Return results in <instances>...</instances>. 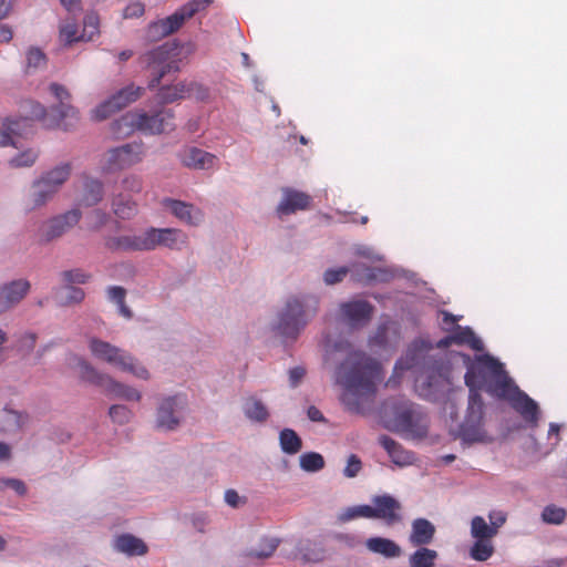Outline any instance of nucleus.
<instances>
[{
  "label": "nucleus",
  "mask_w": 567,
  "mask_h": 567,
  "mask_svg": "<svg viewBox=\"0 0 567 567\" xmlns=\"http://www.w3.org/2000/svg\"><path fill=\"white\" fill-rule=\"evenodd\" d=\"M409 370L414 374L415 393L423 400L444 401L452 390L451 362L430 341L414 340L396 360L394 375Z\"/></svg>",
  "instance_id": "f257e3e1"
},
{
  "label": "nucleus",
  "mask_w": 567,
  "mask_h": 567,
  "mask_svg": "<svg viewBox=\"0 0 567 567\" xmlns=\"http://www.w3.org/2000/svg\"><path fill=\"white\" fill-rule=\"evenodd\" d=\"M332 351L346 353V358L336 367V384L343 390L340 399L351 412H360L362 402L375 395L378 384L383 379L381 363L362 350L353 349L348 340H338Z\"/></svg>",
  "instance_id": "f03ea898"
},
{
  "label": "nucleus",
  "mask_w": 567,
  "mask_h": 567,
  "mask_svg": "<svg viewBox=\"0 0 567 567\" xmlns=\"http://www.w3.org/2000/svg\"><path fill=\"white\" fill-rule=\"evenodd\" d=\"M321 298L312 292L289 296L269 323L270 331L288 346L295 343L320 310Z\"/></svg>",
  "instance_id": "7ed1b4c3"
},
{
  "label": "nucleus",
  "mask_w": 567,
  "mask_h": 567,
  "mask_svg": "<svg viewBox=\"0 0 567 567\" xmlns=\"http://www.w3.org/2000/svg\"><path fill=\"white\" fill-rule=\"evenodd\" d=\"M466 365L464 375L468 390L481 392L485 390L495 398L506 395L507 388L514 382L507 374L502 362L488 353L475 355L461 353Z\"/></svg>",
  "instance_id": "20e7f679"
},
{
  "label": "nucleus",
  "mask_w": 567,
  "mask_h": 567,
  "mask_svg": "<svg viewBox=\"0 0 567 567\" xmlns=\"http://www.w3.org/2000/svg\"><path fill=\"white\" fill-rule=\"evenodd\" d=\"M384 426L406 437L424 439L427 435L430 419L423 409L410 401L394 400L383 409Z\"/></svg>",
  "instance_id": "39448f33"
},
{
  "label": "nucleus",
  "mask_w": 567,
  "mask_h": 567,
  "mask_svg": "<svg viewBox=\"0 0 567 567\" xmlns=\"http://www.w3.org/2000/svg\"><path fill=\"white\" fill-rule=\"evenodd\" d=\"M73 368L78 371L81 381L100 388L107 396L125 401L138 402L142 394L135 388L116 381L107 373L99 371L86 359L74 355Z\"/></svg>",
  "instance_id": "423d86ee"
},
{
  "label": "nucleus",
  "mask_w": 567,
  "mask_h": 567,
  "mask_svg": "<svg viewBox=\"0 0 567 567\" xmlns=\"http://www.w3.org/2000/svg\"><path fill=\"white\" fill-rule=\"evenodd\" d=\"M178 54L177 42L167 41L140 56V64L150 76V89L156 87L165 75L179 71V61L173 59Z\"/></svg>",
  "instance_id": "0eeeda50"
},
{
  "label": "nucleus",
  "mask_w": 567,
  "mask_h": 567,
  "mask_svg": "<svg viewBox=\"0 0 567 567\" xmlns=\"http://www.w3.org/2000/svg\"><path fill=\"white\" fill-rule=\"evenodd\" d=\"M89 349L92 355L100 361L106 362L123 372L131 373L137 379H150L148 370L124 349L96 337L90 338Z\"/></svg>",
  "instance_id": "6e6552de"
},
{
  "label": "nucleus",
  "mask_w": 567,
  "mask_h": 567,
  "mask_svg": "<svg viewBox=\"0 0 567 567\" xmlns=\"http://www.w3.org/2000/svg\"><path fill=\"white\" fill-rule=\"evenodd\" d=\"M173 118V111L162 107L154 112H140L122 116L115 121V125L118 127L126 126L128 131L136 127L146 134L155 135L172 131L175 126Z\"/></svg>",
  "instance_id": "1a4fd4ad"
},
{
  "label": "nucleus",
  "mask_w": 567,
  "mask_h": 567,
  "mask_svg": "<svg viewBox=\"0 0 567 567\" xmlns=\"http://www.w3.org/2000/svg\"><path fill=\"white\" fill-rule=\"evenodd\" d=\"M468 402L464 421L458 426L457 436L466 444L483 442L484 402L480 392L468 390Z\"/></svg>",
  "instance_id": "9d476101"
},
{
  "label": "nucleus",
  "mask_w": 567,
  "mask_h": 567,
  "mask_svg": "<svg viewBox=\"0 0 567 567\" xmlns=\"http://www.w3.org/2000/svg\"><path fill=\"white\" fill-rule=\"evenodd\" d=\"M186 406L187 398L183 393L161 398L156 408L155 427L163 432L177 430Z\"/></svg>",
  "instance_id": "9b49d317"
},
{
  "label": "nucleus",
  "mask_w": 567,
  "mask_h": 567,
  "mask_svg": "<svg viewBox=\"0 0 567 567\" xmlns=\"http://www.w3.org/2000/svg\"><path fill=\"white\" fill-rule=\"evenodd\" d=\"M374 309V306L368 300L353 298L339 303L336 320L350 330H360L369 324Z\"/></svg>",
  "instance_id": "f8f14e48"
},
{
  "label": "nucleus",
  "mask_w": 567,
  "mask_h": 567,
  "mask_svg": "<svg viewBox=\"0 0 567 567\" xmlns=\"http://www.w3.org/2000/svg\"><path fill=\"white\" fill-rule=\"evenodd\" d=\"M50 92L59 101V104L52 106V116L49 118L48 124L51 127L63 128L64 131L71 130L79 121V112L72 104L66 102L71 97L70 92L64 85L59 83H51Z\"/></svg>",
  "instance_id": "ddd939ff"
},
{
  "label": "nucleus",
  "mask_w": 567,
  "mask_h": 567,
  "mask_svg": "<svg viewBox=\"0 0 567 567\" xmlns=\"http://www.w3.org/2000/svg\"><path fill=\"white\" fill-rule=\"evenodd\" d=\"M27 105L30 109L28 116L21 118H8L3 123V132L0 133V147L16 145L13 136L21 134V130L29 125L30 118L42 121L45 127L52 128L48 124L49 118L52 116V106L47 110L42 104L34 101H29Z\"/></svg>",
  "instance_id": "4468645a"
},
{
  "label": "nucleus",
  "mask_w": 567,
  "mask_h": 567,
  "mask_svg": "<svg viewBox=\"0 0 567 567\" xmlns=\"http://www.w3.org/2000/svg\"><path fill=\"white\" fill-rule=\"evenodd\" d=\"M143 91L144 89L142 86H137L134 83L120 89L92 111V117L96 121L107 118L112 113L135 102L142 95Z\"/></svg>",
  "instance_id": "2eb2a0df"
},
{
  "label": "nucleus",
  "mask_w": 567,
  "mask_h": 567,
  "mask_svg": "<svg viewBox=\"0 0 567 567\" xmlns=\"http://www.w3.org/2000/svg\"><path fill=\"white\" fill-rule=\"evenodd\" d=\"M402 509L401 502L391 494L384 493L371 497V519L382 520L388 527L402 523Z\"/></svg>",
  "instance_id": "dca6fc26"
},
{
  "label": "nucleus",
  "mask_w": 567,
  "mask_h": 567,
  "mask_svg": "<svg viewBox=\"0 0 567 567\" xmlns=\"http://www.w3.org/2000/svg\"><path fill=\"white\" fill-rule=\"evenodd\" d=\"M82 217L80 209L74 208L64 214L54 216L42 224L39 230V240L48 244L60 238L69 229L75 226Z\"/></svg>",
  "instance_id": "f3484780"
},
{
  "label": "nucleus",
  "mask_w": 567,
  "mask_h": 567,
  "mask_svg": "<svg viewBox=\"0 0 567 567\" xmlns=\"http://www.w3.org/2000/svg\"><path fill=\"white\" fill-rule=\"evenodd\" d=\"M498 399H505L511 406L522 415V417L535 426L539 420L538 403L527 393L522 391L514 382L507 388L506 395Z\"/></svg>",
  "instance_id": "a211bd4d"
},
{
  "label": "nucleus",
  "mask_w": 567,
  "mask_h": 567,
  "mask_svg": "<svg viewBox=\"0 0 567 567\" xmlns=\"http://www.w3.org/2000/svg\"><path fill=\"white\" fill-rule=\"evenodd\" d=\"M147 231V250L152 251L158 247L171 250H182L187 244V235L177 228L150 227Z\"/></svg>",
  "instance_id": "6ab92c4d"
},
{
  "label": "nucleus",
  "mask_w": 567,
  "mask_h": 567,
  "mask_svg": "<svg viewBox=\"0 0 567 567\" xmlns=\"http://www.w3.org/2000/svg\"><path fill=\"white\" fill-rule=\"evenodd\" d=\"M143 150L138 143H126L111 148L106 154V167L109 171H120L142 161Z\"/></svg>",
  "instance_id": "aec40b11"
},
{
  "label": "nucleus",
  "mask_w": 567,
  "mask_h": 567,
  "mask_svg": "<svg viewBox=\"0 0 567 567\" xmlns=\"http://www.w3.org/2000/svg\"><path fill=\"white\" fill-rule=\"evenodd\" d=\"M31 282L18 278L0 284V315L16 308L30 292Z\"/></svg>",
  "instance_id": "412c9836"
},
{
  "label": "nucleus",
  "mask_w": 567,
  "mask_h": 567,
  "mask_svg": "<svg viewBox=\"0 0 567 567\" xmlns=\"http://www.w3.org/2000/svg\"><path fill=\"white\" fill-rule=\"evenodd\" d=\"M177 157L181 163L195 171H208L216 167L218 157L196 146H185L178 151Z\"/></svg>",
  "instance_id": "4be33fe9"
},
{
  "label": "nucleus",
  "mask_w": 567,
  "mask_h": 567,
  "mask_svg": "<svg viewBox=\"0 0 567 567\" xmlns=\"http://www.w3.org/2000/svg\"><path fill=\"white\" fill-rule=\"evenodd\" d=\"M281 194V200L276 208V214L279 218L292 215L299 210H306L312 202L310 195L295 188L284 187Z\"/></svg>",
  "instance_id": "5701e85b"
},
{
  "label": "nucleus",
  "mask_w": 567,
  "mask_h": 567,
  "mask_svg": "<svg viewBox=\"0 0 567 567\" xmlns=\"http://www.w3.org/2000/svg\"><path fill=\"white\" fill-rule=\"evenodd\" d=\"M162 206L165 210L186 225L197 226L203 221L202 210L193 204L166 197L162 200Z\"/></svg>",
  "instance_id": "b1692460"
},
{
  "label": "nucleus",
  "mask_w": 567,
  "mask_h": 567,
  "mask_svg": "<svg viewBox=\"0 0 567 567\" xmlns=\"http://www.w3.org/2000/svg\"><path fill=\"white\" fill-rule=\"evenodd\" d=\"M146 229L138 235L110 236L105 239V247L111 251H148Z\"/></svg>",
  "instance_id": "393cba45"
},
{
  "label": "nucleus",
  "mask_w": 567,
  "mask_h": 567,
  "mask_svg": "<svg viewBox=\"0 0 567 567\" xmlns=\"http://www.w3.org/2000/svg\"><path fill=\"white\" fill-rule=\"evenodd\" d=\"M353 270L355 271L358 280H362L367 284L374 281L389 282L391 279L399 276L400 271L404 272L394 267H370L361 262H354Z\"/></svg>",
  "instance_id": "a878e982"
},
{
  "label": "nucleus",
  "mask_w": 567,
  "mask_h": 567,
  "mask_svg": "<svg viewBox=\"0 0 567 567\" xmlns=\"http://www.w3.org/2000/svg\"><path fill=\"white\" fill-rule=\"evenodd\" d=\"M378 441L379 444L386 451L394 465L399 467H406L415 463L416 457L414 452L404 449L400 443H398L389 435H380Z\"/></svg>",
  "instance_id": "bb28decb"
},
{
  "label": "nucleus",
  "mask_w": 567,
  "mask_h": 567,
  "mask_svg": "<svg viewBox=\"0 0 567 567\" xmlns=\"http://www.w3.org/2000/svg\"><path fill=\"white\" fill-rule=\"evenodd\" d=\"M436 528L432 522L426 518L417 517L411 523L409 543L412 546L429 545L433 542Z\"/></svg>",
  "instance_id": "cd10ccee"
},
{
  "label": "nucleus",
  "mask_w": 567,
  "mask_h": 567,
  "mask_svg": "<svg viewBox=\"0 0 567 567\" xmlns=\"http://www.w3.org/2000/svg\"><path fill=\"white\" fill-rule=\"evenodd\" d=\"M364 544L370 553L381 555L388 559L398 558L402 555L401 546L390 538L373 536L368 538Z\"/></svg>",
  "instance_id": "c85d7f7f"
},
{
  "label": "nucleus",
  "mask_w": 567,
  "mask_h": 567,
  "mask_svg": "<svg viewBox=\"0 0 567 567\" xmlns=\"http://www.w3.org/2000/svg\"><path fill=\"white\" fill-rule=\"evenodd\" d=\"M195 87H199L195 82L164 85L158 90L156 99L161 104L174 103L190 95Z\"/></svg>",
  "instance_id": "c756f323"
},
{
  "label": "nucleus",
  "mask_w": 567,
  "mask_h": 567,
  "mask_svg": "<svg viewBox=\"0 0 567 567\" xmlns=\"http://www.w3.org/2000/svg\"><path fill=\"white\" fill-rule=\"evenodd\" d=\"M114 549L118 553L125 554L126 556H143L147 553V545L143 539L132 535L122 534L114 540Z\"/></svg>",
  "instance_id": "7c9ffc66"
},
{
  "label": "nucleus",
  "mask_w": 567,
  "mask_h": 567,
  "mask_svg": "<svg viewBox=\"0 0 567 567\" xmlns=\"http://www.w3.org/2000/svg\"><path fill=\"white\" fill-rule=\"evenodd\" d=\"M104 196L103 183L90 176H85L83 181V192L80 203L84 207H92L97 205Z\"/></svg>",
  "instance_id": "2f4dec72"
},
{
  "label": "nucleus",
  "mask_w": 567,
  "mask_h": 567,
  "mask_svg": "<svg viewBox=\"0 0 567 567\" xmlns=\"http://www.w3.org/2000/svg\"><path fill=\"white\" fill-rule=\"evenodd\" d=\"M243 412L250 422L259 424L265 423L270 416L267 405L256 396L245 399Z\"/></svg>",
  "instance_id": "473e14b6"
},
{
  "label": "nucleus",
  "mask_w": 567,
  "mask_h": 567,
  "mask_svg": "<svg viewBox=\"0 0 567 567\" xmlns=\"http://www.w3.org/2000/svg\"><path fill=\"white\" fill-rule=\"evenodd\" d=\"M28 420L27 413L4 408L0 411V432L14 433L21 430Z\"/></svg>",
  "instance_id": "72a5a7b5"
},
{
  "label": "nucleus",
  "mask_w": 567,
  "mask_h": 567,
  "mask_svg": "<svg viewBox=\"0 0 567 567\" xmlns=\"http://www.w3.org/2000/svg\"><path fill=\"white\" fill-rule=\"evenodd\" d=\"M296 550L303 563H320L326 557L324 547L310 539L299 542Z\"/></svg>",
  "instance_id": "f704fd0d"
},
{
  "label": "nucleus",
  "mask_w": 567,
  "mask_h": 567,
  "mask_svg": "<svg viewBox=\"0 0 567 567\" xmlns=\"http://www.w3.org/2000/svg\"><path fill=\"white\" fill-rule=\"evenodd\" d=\"M58 193L54 188L45 184L40 178L35 179L31 186L30 203L31 209L44 206Z\"/></svg>",
  "instance_id": "c9c22d12"
},
{
  "label": "nucleus",
  "mask_w": 567,
  "mask_h": 567,
  "mask_svg": "<svg viewBox=\"0 0 567 567\" xmlns=\"http://www.w3.org/2000/svg\"><path fill=\"white\" fill-rule=\"evenodd\" d=\"M451 338L454 340L455 344H466L472 350L477 352L484 350L483 341L474 333L470 327L456 326L455 330L451 333Z\"/></svg>",
  "instance_id": "e433bc0d"
},
{
  "label": "nucleus",
  "mask_w": 567,
  "mask_h": 567,
  "mask_svg": "<svg viewBox=\"0 0 567 567\" xmlns=\"http://www.w3.org/2000/svg\"><path fill=\"white\" fill-rule=\"evenodd\" d=\"M70 175L71 165L69 163H61L52 169L44 172L39 178L55 190H59L60 187L68 181Z\"/></svg>",
  "instance_id": "4c0bfd02"
},
{
  "label": "nucleus",
  "mask_w": 567,
  "mask_h": 567,
  "mask_svg": "<svg viewBox=\"0 0 567 567\" xmlns=\"http://www.w3.org/2000/svg\"><path fill=\"white\" fill-rule=\"evenodd\" d=\"M416 549L409 556L410 567H434L439 558V553L434 549L423 546H415Z\"/></svg>",
  "instance_id": "58836bf2"
},
{
  "label": "nucleus",
  "mask_w": 567,
  "mask_h": 567,
  "mask_svg": "<svg viewBox=\"0 0 567 567\" xmlns=\"http://www.w3.org/2000/svg\"><path fill=\"white\" fill-rule=\"evenodd\" d=\"M279 445L281 451L288 455H295L302 449V440L292 429H284L279 433Z\"/></svg>",
  "instance_id": "ea45409f"
},
{
  "label": "nucleus",
  "mask_w": 567,
  "mask_h": 567,
  "mask_svg": "<svg viewBox=\"0 0 567 567\" xmlns=\"http://www.w3.org/2000/svg\"><path fill=\"white\" fill-rule=\"evenodd\" d=\"M106 295L109 301L115 303L117 306L118 313L125 319L133 318V311L126 306L125 297L126 289L121 286H110L106 289Z\"/></svg>",
  "instance_id": "a19ab883"
},
{
  "label": "nucleus",
  "mask_w": 567,
  "mask_h": 567,
  "mask_svg": "<svg viewBox=\"0 0 567 567\" xmlns=\"http://www.w3.org/2000/svg\"><path fill=\"white\" fill-rule=\"evenodd\" d=\"M113 213L121 219H131L137 213L136 203L120 194L112 200Z\"/></svg>",
  "instance_id": "79ce46f5"
},
{
  "label": "nucleus",
  "mask_w": 567,
  "mask_h": 567,
  "mask_svg": "<svg viewBox=\"0 0 567 567\" xmlns=\"http://www.w3.org/2000/svg\"><path fill=\"white\" fill-rule=\"evenodd\" d=\"M280 540L276 537H262L257 548H252L247 553V556L258 559L270 557L278 548Z\"/></svg>",
  "instance_id": "37998d69"
},
{
  "label": "nucleus",
  "mask_w": 567,
  "mask_h": 567,
  "mask_svg": "<svg viewBox=\"0 0 567 567\" xmlns=\"http://www.w3.org/2000/svg\"><path fill=\"white\" fill-rule=\"evenodd\" d=\"M471 536L474 539H492L496 530L482 516H474L471 520Z\"/></svg>",
  "instance_id": "c03bdc74"
},
{
  "label": "nucleus",
  "mask_w": 567,
  "mask_h": 567,
  "mask_svg": "<svg viewBox=\"0 0 567 567\" xmlns=\"http://www.w3.org/2000/svg\"><path fill=\"white\" fill-rule=\"evenodd\" d=\"M492 539H475L470 549V557L476 561H486L494 554Z\"/></svg>",
  "instance_id": "a18cd8bd"
},
{
  "label": "nucleus",
  "mask_w": 567,
  "mask_h": 567,
  "mask_svg": "<svg viewBox=\"0 0 567 567\" xmlns=\"http://www.w3.org/2000/svg\"><path fill=\"white\" fill-rule=\"evenodd\" d=\"M299 465L307 473H317L324 467V458L320 453L306 452L300 455Z\"/></svg>",
  "instance_id": "49530a36"
},
{
  "label": "nucleus",
  "mask_w": 567,
  "mask_h": 567,
  "mask_svg": "<svg viewBox=\"0 0 567 567\" xmlns=\"http://www.w3.org/2000/svg\"><path fill=\"white\" fill-rule=\"evenodd\" d=\"M357 518L371 519L370 505L362 504L344 508L338 514V520L340 523H348Z\"/></svg>",
  "instance_id": "de8ad7c7"
},
{
  "label": "nucleus",
  "mask_w": 567,
  "mask_h": 567,
  "mask_svg": "<svg viewBox=\"0 0 567 567\" xmlns=\"http://www.w3.org/2000/svg\"><path fill=\"white\" fill-rule=\"evenodd\" d=\"M60 40L64 45H71L79 41H85V30L79 34L78 25L74 22H68L60 28Z\"/></svg>",
  "instance_id": "09e8293b"
},
{
  "label": "nucleus",
  "mask_w": 567,
  "mask_h": 567,
  "mask_svg": "<svg viewBox=\"0 0 567 567\" xmlns=\"http://www.w3.org/2000/svg\"><path fill=\"white\" fill-rule=\"evenodd\" d=\"M60 276L65 286L84 285L91 279V275L80 268L64 270Z\"/></svg>",
  "instance_id": "8fccbe9b"
},
{
  "label": "nucleus",
  "mask_w": 567,
  "mask_h": 567,
  "mask_svg": "<svg viewBox=\"0 0 567 567\" xmlns=\"http://www.w3.org/2000/svg\"><path fill=\"white\" fill-rule=\"evenodd\" d=\"M566 515L567 513L563 507L550 504L544 507L542 519L549 525H560L564 523Z\"/></svg>",
  "instance_id": "3c124183"
},
{
  "label": "nucleus",
  "mask_w": 567,
  "mask_h": 567,
  "mask_svg": "<svg viewBox=\"0 0 567 567\" xmlns=\"http://www.w3.org/2000/svg\"><path fill=\"white\" fill-rule=\"evenodd\" d=\"M352 271L355 276V271L353 270V264L350 267L341 266L338 268H328L322 276V279L327 286H332L341 282L347 275Z\"/></svg>",
  "instance_id": "603ef678"
},
{
  "label": "nucleus",
  "mask_w": 567,
  "mask_h": 567,
  "mask_svg": "<svg viewBox=\"0 0 567 567\" xmlns=\"http://www.w3.org/2000/svg\"><path fill=\"white\" fill-rule=\"evenodd\" d=\"M109 416L114 423L124 425L132 420L133 412L126 405L113 404L109 409Z\"/></svg>",
  "instance_id": "864d4df0"
},
{
  "label": "nucleus",
  "mask_w": 567,
  "mask_h": 567,
  "mask_svg": "<svg viewBox=\"0 0 567 567\" xmlns=\"http://www.w3.org/2000/svg\"><path fill=\"white\" fill-rule=\"evenodd\" d=\"M47 64V56L39 48H30L27 52V72L39 70Z\"/></svg>",
  "instance_id": "5fc2aeb1"
},
{
  "label": "nucleus",
  "mask_w": 567,
  "mask_h": 567,
  "mask_svg": "<svg viewBox=\"0 0 567 567\" xmlns=\"http://www.w3.org/2000/svg\"><path fill=\"white\" fill-rule=\"evenodd\" d=\"M188 18L184 14V11L182 8L176 10L172 16L161 19L162 24L165 28V32H168V34H172L176 32L187 20Z\"/></svg>",
  "instance_id": "6e6d98bb"
},
{
  "label": "nucleus",
  "mask_w": 567,
  "mask_h": 567,
  "mask_svg": "<svg viewBox=\"0 0 567 567\" xmlns=\"http://www.w3.org/2000/svg\"><path fill=\"white\" fill-rule=\"evenodd\" d=\"M38 158V153L33 150H27L17 156L10 158L9 163L13 167H30Z\"/></svg>",
  "instance_id": "4d7b16f0"
},
{
  "label": "nucleus",
  "mask_w": 567,
  "mask_h": 567,
  "mask_svg": "<svg viewBox=\"0 0 567 567\" xmlns=\"http://www.w3.org/2000/svg\"><path fill=\"white\" fill-rule=\"evenodd\" d=\"M6 488L12 489L19 496L27 494L24 482L18 478L0 477V491Z\"/></svg>",
  "instance_id": "13d9d810"
},
{
  "label": "nucleus",
  "mask_w": 567,
  "mask_h": 567,
  "mask_svg": "<svg viewBox=\"0 0 567 567\" xmlns=\"http://www.w3.org/2000/svg\"><path fill=\"white\" fill-rule=\"evenodd\" d=\"M210 3L212 0H190L181 8L184 11V14L190 19L196 13L205 10Z\"/></svg>",
  "instance_id": "bf43d9fd"
},
{
  "label": "nucleus",
  "mask_w": 567,
  "mask_h": 567,
  "mask_svg": "<svg viewBox=\"0 0 567 567\" xmlns=\"http://www.w3.org/2000/svg\"><path fill=\"white\" fill-rule=\"evenodd\" d=\"M362 470V462L355 454H351L347 460V465L343 470V475L348 478L355 477Z\"/></svg>",
  "instance_id": "052dcab7"
},
{
  "label": "nucleus",
  "mask_w": 567,
  "mask_h": 567,
  "mask_svg": "<svg viewBox=\"0 0 567 567\" xmlns=\"http://www.w3.org/2000/svg\"><path fill=\"white\" fill-rule=\"evenodd\" d=\"M68 290V295L65 300L62 302V306H70L81 303L85 298V292L82 288L75 286H65Z\"/></svg>",
  "instance_id": "680f3d73"
},
{
  "label": "nucleus",
  "mask_w": 567,
  "mask_h": 567,
  "mask_svg": "<svg viewBox=\"0 0 567 567\" xmlns=\"http://www.w3.org/2000/svg\"><path fill=\"white\" fill-rule=\"evenodd\" d=\"M167 35H169V34H168V32H165V28L162 24L161 20L150 23L147 31H146L147 40L158 41Z\"/></svg>",
  "instance_id": "e2e57ef3"
},
{
  "label": "nucleus",
  "mask_w": 567,
  "mask_h": 567,
  "mask_svg": "<svg viewBox=\"0 0 567 567\" xmlns=\"http://www.w3.org/2000/svg\"><path fill=\"white\" fill-rule=\"evenodd\" d=\"M333 539L344 544L348 548L353 549L361 544V539L353 533H334Z\"/></svg>",
  "instance_id": "0e129e2a"
},
{
  "label": "nucleus",
  "mask_w": 567,
  "mask_h": 567,
  "mask_svg": "<svg viewBox=\"0 0 567 567\" xmlns=\"http://www.w3.org/2000/svg\"><path fill=\"white\" fill-rule=\"evenodd\" d=\"M353 252L359 256L363 257L373 261H382L383 256L375 252L372 247L367 245H354L353 246Z\"/></svg>",
  "instance_id": "69168bd1"
},
{
  "label": "nucleus",
  "mask_w": 567,
  "mask_h": 567,
  "mask_svg": "<svg viewBox=\"0 0 567 567\" xmlns=\"http://www.w3.org/2000/svg\"><path fill=\"white\" fill-rule=\"evenodd\" d=\"M145 7L140 1L130 2L123 10V17L125 19H135L144 14Z\"/></svg>",
  "instance_id": "338daca9"
},
{
  "label": "nucleus",
  "mask_w": 567,
  "mask_h": 567,
  "mask_svg": "<svg viewBox=\"0 0 567 567\" xmlns=\"http://www.w3.org/2000/svg\"><path fill=\"white\" fill-rule=\"evenodd\" d=\"M122 188L130 193H140L143 188L142 179L136 175L126 176L122 181Z\"/></svg>",
  "instance_id": "774afa93"
}]
</instances>
